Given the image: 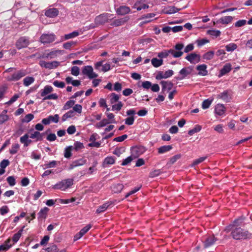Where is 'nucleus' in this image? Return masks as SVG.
<instances>
[{
  "label": "nucleus",
  "mask_w": 252,
  "mask_h": 252,
  "mask_svg": "<svg viewBox=\"0 0 252 252\" xmlns=\"http://www.w3.org/2000/svg\"><path fill=\"white\" fill-rule=\"evenodd\" d=\"M73 184V180L72 179H64L53 185L52 188L55 189H60L62 191H64L66 189L70 188Z\"/></svg>",
  "instance_id": "3"
},
{
  "label": "nucleus",
  "mask_w": 252,
  "mask_h": 252,
  "mask_svg": "<svg viewBox=\"0 0 252 252\" xmlns=\"http://www.w3.org/2000/svg\"><path fill=\"white\" fill-rule=\"evenodd\" d=\"M133 7L136 8L138 11H140L143 9L148 8L149 5L143 3L141 1H137L135 3Z\"/></svg>",
  "instance_id": "26"
},
{
  "label": "nucleus",
  "mask_w": 252,
  "mask_h": 252,
  "mask_svg": "<svg viewBox=\"0 0 252 252\" xmlns=\"http://www.w3.org/2000/svg\"><path fill=\"white\" fill-rule=\"evenodd\" d=\"M34 118V115L32 114L26 115L25 118L22 120L23 123H29Z\"/></svg>",
  "instance_id": "54"
},
{
  "label": "nucleus",
  "mask_w": 252,
  "mask_h": 252,
  "mask_svg": "<svg viewBox=\"0 0 252 252\" xmlns=\"http://www.w3.org/2000/svg\"><path fill=\"white\" fill-rule=\"evenodd\" d=\"M179 10L180 9H178L175 6H171L169 7L168 8H167L165 10V13L168 14H173L179 11Z\"/></svg>",
  "instance_id": "40"
},
{
  "label": "nucleus",
  "mask_w": 252,
  "mask_h": 252,
  "mask_svg": "<svg viewBox=\"0 0 252 252\" xmlns=\"http://www.w3.org/2000/svg\"><path fill=\"white\" fill-rule=\"evenodd\" d=\"M45 250L48 252H55L56 251H58L59 250L58 248L57 245H52L46 248Z\"/></svg>",
  "instance_id": "56"
},
{
  "label": "nucleus",
  "mask_w": 252,
  "mask_h": 252,
  "mask_svg": "<svg viewBox=\"0 0 252 252\" xmlns=\"http://www.w3.org/2000/svg\"><path fill=\"white\" fill-rule=\"evenodd\" d=\"M209 34L216 37L220 35V32L219 30H209L208 32Z\"/></svg>",
  "instance_id": "64"
},
{
  "label": "nucleus",
  "mask_w": 252,
  "mask_h": 252,
  "mask_svg": "<svg viewBox=\"0 0 252 252\" xmlns=\"http://www.w3.org/2000/svg\"><path fill=\"white\" fill-rule=\"evenodd\" d=\"M25 227V226L24 225L21 229H20L18 232L14 234L12 237V241L14 243H16L20 239L22 235V232L23 231L24 228Z\"/></svg>",
  "instance_id": "31"
},
{
  "label": "nucleus",
  "mask_w": 252,
  "mask_h": 252,
  "mask_svg": "<svg viewBox=\"0 0 252 252\" xmlns=\"http://www.w3.org/2000/svg\"><path fill=\"white\" fill-rule=\"evenodd\" d=\"M217 238H215L214 235H210L208 236L204 241V247L207 248L212 246L216 241Z\"/></svg>",
  "instance_id": "14"
},
{
  "label": "nucleus",
  "mask_w": 252,
  "mask_h": 252,
  "mask_svg": "<svg viewBox=\"0 0 252 252\" xmlns=\"http://www.w3.org/2000/svg\"><path fill=\"white\" fill-rule=\"evenodd\" d=\"M74 116V112L73 111L70 110L65 113L63 116H62V121H65L68 118H71L73 117Z\"/></svg>",
  "instance_id": "49"
},
{
  "label": "nucleus",
  "mask_w": 252,
  "mask_h": 252,
  "mask_svg": "<svg viewBox=\"0 0 252 252\" xmlns=\"http://www.w3.org/2000/svg\"><path fill=\"white\" fill-rule=\"evenodd\" d=\"M247 24V21L246 20H239L234 23V26L235 27H241L245 26Z\"/></svg>",
  "instance_id": "60"
},
{
  "label": "nucleus",
  "mask_w": 252,
  "mask_h": 252,
  "mask_svg": "<svg viewBox=\"0 0 252 252\" xmlns=\"http://www.w3.org/2000/svg\"><path fill=\"white\" fill-rule=\"evenodd\" d=\"M110 103L111 104H114L117 102H118L119 100L120 99V96L118 94H116L115 93H112L110 94Z\"/></svg>",
  "instance_id": "44"
},
{
  "label": "nucleus",
  "mask_w": 252,
  "mask_h": 252,
  "mask_svg": "<svg viewBox=\"0 0 252 252\" xmlns=\"http://www.w3.org/2000/svg\"><path fill=\"white\" fill-rule=\"evenodd\" d=\"M213 101V99H207L204 100L202 103V108L203 109L208 108Z\"/></svg>",
  "instance_id": "42"
},
{
  "label": "nucleus",
  "mask_w": 252,
  "mask_h": 252,
  "mask_svg": "<svg viewBox=\"0 0 252 252\" xmlns=\"http://www.w3.org/2000/svg\"><path fill=\"white\" fill-rule=\"evenodd\" d=\"M30 44L29 38L25 37H20L16 42V47L18 50L26 48Z\"/></svg>",
  "instance_id": "7"
},
{
  "label": "nucleus",
  "mask_w": 252,
  "mask_h": 252,
  "mask_svg": "<svg viewBox=\"0 0 252 252\" xmlns=\"http://www.w3.org/2000/svg\"><path fill=\"white\" fill-rule=\"evenodd\" d=\"M111 14L104 13L96 16L94 19V23L96 26L102 25L105 23L109 22V20H111L113 19H110L109 18L112 17Z\"/></svg>",
  "instance_id": "4"
},
{
  "label": "nucleus",
  "mask_w": 252,
  "mask_h": 252,
  "mask_svg": "<svg viewBox=\"0 0 252 252\" xmlns=\"http://www.w3.org/2000/svg\"><path fill=\"white\" fill-rule=\"evenodd\" d=\"M231 235L232 237L236 240H242L250 239L252 238V233L248 230L244 229L241 227H235L232 228Z\"/></svg>",
  "instance_id": "2"
},
{
  "label": "nucleus",
  "mask_w": 252,
  "mask_h": 252,
  "mask_svg": "<svg viewBox=\"0 0 252 252\" xmlns=\"http://www.w3.org/2000/svg\"><path fill=\"white\" fill-rule=\"evenodd\" d=\"M215 110L216 113L217 115H218L219 116H221L224 113L225 111V108L223 104H218L215 106Z\"/></svg>",
  "instance_id": "23"
},
{
  "label": "nucleus",
  "mask_w": 252,
  "mask_h": 252,
  "mask_svg": "<svg viewBox=\"0 0 252 252\" xmlns=\"http://www.w3.org/2000/svg\"><path fill=\"white\" fill-rule=\"evenodd\" d=\"M86 162H87V160L83 158H80L79 159L75 160L70 165V166H71L70 168L72 169L74 167L83 165L85 164L86 163Z\"/></svg>",
  "instance_id": "24"
},
{
  "label": "nucleus",
  "mask_w": 252,
  "mask_h": 252,
  "mask_svg": "<svg viewBox=\"0 0 252 252\" xmlns=\"http://www.w3.org/2000/svg\"><path fill=\"white\" fill-rule=\"evenodd\" d=\"M152 65L155 67H158L163 64L162 59H158L157 58H153L151 60Z\"/></svg>",
  "instance_id": "34"
},
{
  "label": "nucleus",
  "mask_w": 252,
  "mask_h": 252,
  "mask_svg": "<svg viewBox=\"0 0 252 252\" xmlns=\"http://www.w3.org/2000/svg\"><path fill=\"white\" fill-rule=\"evenodd\" d=\"M92 226L91 224H88L82 228L79 232L83 236L91 228Z\"/></svg>",
  "instance_id": "63"
},
{
  "label": "nucleus",
  "mask_w": 252,
  "mask_h": 252,
  "mask_svg": "<svg viewBox=\"0 0 252 252\" xmlns=\"http://www.w3.org/2000/svg\"><path fill=\"white\" fill-rule=\"evenodd\" d=\"M79 35V32L76 31H74L71 33H69L68 34H66L64 35V39L67 40L69 39L73 38L74 37H75Z\"/></svg>",
  "instance_id": "46"
},
{
  "label": "nucleus",
  "mask_w": 252,
  "mask_h": 252,
  "mask_svg": "<svg viewBox=\"0 0 252 252\" xmlns=\"http://www.w3.org/2000/svg\"><path fill=\"white\" fill-rule=\"evenodd\" d=\"M75 103V101L73 100H70L67 101L63 107V110H67L70 108L72 107Z\"/></svg>",
  "instance_id": "52"
},
{
  "label": "nucleus",
  "mask_w": 252,
  "mask_h": 252,
  "mask_svg": "<svg viewBox=\"0 0 252 252\" xmlns=\"http://www.w3.org/2000/svg\"><path fill=\"white\" fill-rule=\"evenodd\" d=\"M214 56V52L212 51H210L207 52V53H205L203 56L202 58L203 59L207 60H212Z\"/></svg>",
  "instance_id": "41"
},
{
  "label": "nucleus",
  "mask_w": 252,
  "mask_h": 252,
  "mask_svg": "<svg viewBox=\"0 0 252 252\" xmlns=\"http://www.w3.org/2000/svg\"><path fill=\"white\" fill-rule=\"evenodd\" d=\"M201 126L199 125H197L194 126V127L193 128L189 130L188 131V134L190 136H191L193 134H194V133L200 131L201 130Z\"/></svg>",
  "instance_id": "45"
},
{
  "label": "nucleus",
  "mask_w": 252,
  "mask_h": 252,
  "mask_svg": "<svg viewBox=\"0 0 252 252\" xmlns=\"http://www.w3.org/2000/svg\"><path fill=\"white\" fill-rule=\"evenodd\" d=\"M6 181L10 186H14L16 184L15 179L13 176L8 177L6 178Z\"/></svg>",
  "instance_id": "61"
},
{
  "label": "nucleus",
  "mask_w": 252,
  "mask_h": 252,
  "mask_svg": "<svg viewBox=\"0 0 252 252\" xmlns=\"http://www.w3.org/2000/svg\"><path fill=\"white\" fill-rule=\"evenodd\" d=\"M59 14V10L56 8H49L45 11V15L49 18H54Z\"/></svg>",
  "instance_id": "15"
},
{
  "label": "nucleus",
  "mask_w": 252,
  "mask_h": 252,
  "mask_svg": "<svg viewBox=\"0 0 252 252\" xmlns=\"http://www.w3.org/2000/svg\"><path fill=\"white\" fill-rule=\"evenodd\" d=\"M134 122V118L133 116H129L125 119V124L128 126L133 124Z\"/></svg>",
  "instance_id": "62"
},
{
  "label": "nucleus",
  "mask_w": 252,
  "mask_h": 252,
  "mask_svg": "<svg viewBox=\"0 0 252 252\" xmlns=\"http://www.w3.org/2000/svg\"><path fill=\"white\" fill-rule=\"evenodd\" d=\"M226 50L227 52H231L235 50L237 48V45L234 43H231L225 46Z\"/></svg>",
  "instance_id": "50"
},
{
  "label": "nucleus",
  "mask_w": 252,
  "mask_h": 252,
  "mask_svg": "<svg viewBox=\"0 0 252 252\" xmlns=\"http://www.w3.org/2000/svg\"><path fill=\"white\" fill-rule=\"evenodd\" d=\"M26 71L25 70H20L13 73L11 76L7 78L10 81H18L26 75Z\"/></svg>",
  "instance_id": "8"
},
{
  "label": "nucleus",
  "mask_w": 252,
  "mask_h": 252,
  "mask_svg": "<svg viewBox=\"0 0 252 252\" xmlns=\"http://www.w3.org/2000/svg\"><path fill=\"white\" fill-rule=\"evenodd\" d=\"M129 19L128 16H126L123 18L114 20L113 22L110 24L111 26L114 27H119L123 25L127 22Z\"/></svg>",
  "instance_id": "13"
},
{
  "label": "nucleus",
  "mask_w": 252,
  "mask_h": 252,
  "mask_svg": "<svg viewBox=\"0 0 252 252\" xmlns=\"http://www.w3.org/2000/svg\"><path fill=\"white\" fill-rule=\"evenodd\" d=\"M48 130L45 132L40 133L38 131H34L32 133L30 137L32 139H35L36 141H40L43 140L44 137L46 135V133H47Z\"/></svg>",
  "instance_id": "9"
},
{
  "label": "nucleus",
  "mask_w": 252,
  "mask_h": 252,
  "mask_svg": "<svg viewBox=\"0 0 252 252\" xmlns=\"http://www.w3.org/2000/svg\"><path fill=\"white\" fill-rule=\"evenodd\" d=\"M207 65L203 64L198 65L196 66V69L199 70L198 74L202 76H206L208 74V71L207 70Z\"/></svg>",
  "instance_id": "21"
},
{
  "label": "nucleus",
  "mask_w": 252,
  "mask_h": 252,
  "mask_svg": "<svg viewBox=\"0 0 252 252\" xmlns=\"http://www.w3.org/2000/svg\"><path fill=\"white\" fill-rule=\"evenodd\" d=\"M60 63L58 61H53L51 62H48L47 68L52 69L57 68L59 66Z\"/></svg>",
  "instance_id": "38"
},
{
  "label": "nucleus",
  "mask_w": 252,
  "mask_h": 252,
  "mask_svg": "<svg viewBox=\"0 0 252 252\" xmlns=\"http://www.w3.org/2000/svg\"><path fill=\"white\" fill-rule=\"evenodd\" d=\"M233 19V17L232 16H224L221 18H220L218 22L222 24H227L229 23H230Z\"/></svg>",
  "instance_id": "30"
},
{
  "label": "nucleus",
  "mask_w": 252,
  "mask_h": 252,
  "mask_svg": "<svg viewBox=\"0 0 252 252\" xmlns=\"http://www.w3.org/2000/svg\"><path fill=\"white\" fill-rule=\"evenodd\" d=\"M142 153L140 152L139 148L135 147L131 149V156H133L134 158L138 157Z\"/></svg>",
  "instance_id": "36"
},
{
  "label": "nucleus",
  "mask_w": 252,
  "mask_h": 252,
  "mask_svg": "<svg viewBox=\"0 0 252 252\" xmlns=\"http://www.w3.org/2000/svg\"><path fill=\"white\" fill-rule=\"evenodd\" d=\"M207 158V157H206V156L203 157H200L197 159L194 160L192 162V166H195V165L200 163L201 162L204 161Z\"/></svg>",
  "instance_id": "53"
},
{
  "label": "nucleus",
  "mask_w": 252,
  "mask_h": 252,
  "mask_svg": "<svg viewBox=\"0 0 252 252\" xmlns=\"http://www.w3.org/2000/svg\"><path fill=\"white\" fill-rule=\"evenodd\" d=\"M20 145L18 143L13 144L11 146V149L9 150V153L11 155H14L17 153L18 150L19 149Z\"/></svg>",
  "instance_id": "43"
},
{
  "label": "nucleus",
  "mask_w": 252,
  "mask_h": 252,
  "mask_svg": "<svg viewBox=\"0 0 252 252\" xmlns=\"http://www.w3.org/2000/svg\"><path fill=\"white\" fill-rule=\"evenodd\" d=\"M160 84L162 86V92L163 93L166 90L168 91H170L174 85L173 83L171 81H161Z\"/></svg>",
  "instance_id": "16"
},
{
  "label": "nucleus",
  "mask_w": 252,
  "mask_h": 252,
  "mask_svg": "<svg viewBox=\"0 0 252 252\" xmlns=\"http://www.w3.org/2000/svg\"><path fill=\"white\" fill-rule=\"evenodd\" d=\"M10 242V240L9 239H7L4 244L0 245V252H6L7 251L11 246V245H8Z\"/></svg>",
  "instance_id": "33"
},
{
  "label": "nucleus",
  "mask_w": 252,
  "mask_h": 252,
  "mask_svg": "<svg viewBox=\"0 0 252 252\" xmlns=\"http://www.w3.org/2000/svg\"><path fill=\"white\" fill-rule=\"evenodd\" d=\"M130 12V8L126 6L122 5L118 7L116 10V12L118 15H125Z\"/></svg>",
  "instance_id": "17"
},
{
  "label": "nucleus",
  "mask_w": 252,
  "mask_h": 252,
  "mask_svg": "<svg viewBox=\"0 0 252 252\" xmlns=\"http://www.w3.org/2000/svg\"><path fill=\"white\" fill-rule=\"evenodd\" d=\"M109 124H110V122H109L108 120H107L106 119H103L100 122L96 124V127L98 128H99L105 126Z\"/></svg>",
  "instance_id": "48"
},
{
  "label": "nucleus",
  "mask_w": 252,
  "mask_h": 252,
  "mask_svg": "<svg viewBox=\"0 0 252 252\" xmlns=\"http://www.w3.org/2000/svg\"><path fill=\"white\" fill-rule=\"evenodd\" d=\"M113 203L112 202H106L102 204V205L98 207L97 209L96 210V213L97 214H100L106 211L107 209Z\"/></svg>",
  "instance_id": "22"
},
{
  "label": "nucleus",
  "mask_w": 252,
  "mask_h": 252,
  "mask_svg": "<svg viewBox=\"0 0 252 252\" xmlns=\"http://www.w3.org/2000/svg\"><path fill=\"white\" fill-rule=\"evenodd\" d=\"M79 68L77 66H73L71 69V73L74 76H78L79 74Z\"/></svg>",
  "instance_id": "57"
},
{
  "label": "nucleus",
  "mask_w": 252,
  "mask_h": 252,
  "mask_svg": "<svg viewBox=\"0 0 252 252\" xmlns=\"http://www.w3.org/2000/svg\"><path fill=\"white\" fill-rule=\"evenodd\" d=\"M63 51L61 50H53L47 54L46 57L50 58V59L54 58L59 55L63 54Z\"/></svg>",
  "instance_id": "27"
},
{
  "label": "nucleus",
  "mask_w": 252,
  "mask_h": 252,
  "mask_svg": "<svg viewBox=\"0 0 252 252\" xmlns=\"http://www.w3.org/2000/svg\"><path fill=\"white\" fill-rule=\"evenodd\" d=\"M172 149L171 145H165L159 147L158 149V153L159 154H163L167 152Z\"/></svg>",
  "instance_id": "29"
},
{
  "label": "nucleus",
  "mask_w": 252,
  "mask_h": 252,
  "mask_svg": "<svg viewBox=\"0 0 252 252\" xmlns=\"http://www.w3.org/2000/svg\"><path fill=\"white\" fill-rule=\"evenodd\" d=\"M29 137H30V136L28 134H25L20 137V141L21 143L24 144L25 147L28 146L32 142L31 140L28 139Z\"/></svg>",
  "instance_id": "25"
},
{
  "label": "nucleus",
  "mask_w": 252,
  "mask_h": 252,
  "mask_svg": "<svg viewBox=\"0 0 252 252\" xmlns=\"http://www.w3.org/2000/svg\"><path fill=\"white\" fill-rule=\"evenodd\" d=\"M243 221V219L238 218L235 219L232 224L229 225L225 228V231L228 233L230 232L232 228H234L235 227H239L238 226L241 225Z\"/></svg>",
  "instance_id": "11"
},
{
  "label": "nucleus",
  "mask_w": 252,
  "mask_h": 252,
  "mask_svg": "<svg viewBox=\"0 0 252 252\" xmlns=\"http://www.w3.org/2000/svg\"><path fill=\"white\" fill-rule=\"evenodd\" d=\"M125 186L123 184H114L111 187L112 191L114 193H120L124 189Z\"/></svg>",
  "instance_id": "18"
},
{
  "label": "nucleus",
  "mask_w": 252,
  "mask_h": 252,
  "mask_svg": "<svg viewBox=\"0 0 252 252\" xmlns=\"http://www.w3.org/2000/svg\"><path fill=\"white\" fill-rule=\"evenodd\" d=\"M209 42V40L206 39V38H202L200 39H197L196 40V43L197 44V46L199 47H201L205 44L208 43Z\"/></svg>",
  "instance_id": "59"
},
{
  "label": "nucleus",
  "mask_w": 252,
  "mask_h": 252,
  "mask_svg": "<svg viewBox=\"0 0 252 252\" xmlns=\"http://www.w3.org/2000/svg\"><path fill=\"white\" fill-rule=\"evenodd\" d=\"M123 106V103L122 101H118L117 104H114L112 106V111H120Z\"/></svg>",
  "instance_id": "47"
},
{
  "label": "nucleus",
  "mask_w": 252,
  "mask_h": 252,
  "mask_svg": "<svg viewBox=\"0 0 252 252\" xmlns=\"http://www.w3.org/2000/svg\"><path fill=\"white\" fill-rule=\"evenodd\" d=\"M72 149H73L72 146H68L65 149L64 156L65 158H69L71 157Z\"/></svg>",
  "instance_id": "39"
},
{
  "label": "nucleus",
  "mask_w": 252,
  "mask_h": 252,
  "mask_svg": "<svg viewBox=\"0 0 252 252\" xmlns=\"http://www.w3.org/2000/svg\"><path fill=\"white\" fill-rule=\"evenodd\" d=\"M84 148V146L82 143L76 141L74 143V146L73 147V149H74L76 151H77L80 149H82Z\"/></svg>",
  "instance_id": "51"
},
{
  "label": "nucleus",
  "mask_w": 252,
  "mask_h": 252,
  "mask_svg": "<svg viewBox=\"0 0 252 252\" xmlns=\"http://www.w3.org/2000/svg\"><path fill=\"white\" fill-rule=\"evenodd\" d=\"M49 211V209L47 207H45L41 209L38 213V220L45 219L47 218Z\"/></svg>",
  "instance_id": "20"
},
{
  "label": "nucleus",
  "mask_w": 252,
  "mask_h": 252,
  "mask_svg": "<svg viewBox=\"0 0 252 252\" xmlns=\"http://www.w3.org/2000/svg\"><path fill=\"white\" fill-rule=\"evenodd\" d=\"M53 91V88L50 86H46L41 92V96H45Z\"/></svg>",
  "instance_id": "32"
},
{
  "label": "nucleus",
  "mask_w": 252,
  "mask_h": 252,
  "mask_svg": "<svg viewBox=\"0 0 252 252\" xmlns=\"http://www.w3.org/2000/svg\"><path fill=\"white\" fill-rule=\"evenodd\" d=\"M191 68L189 67L183 68L180 71L179 73L181 76L175 77V78L178 80H182L185 79L188 75L191 72Z\"/></svg>",
  "instance_id": "10"
},
{
  "label": "nucleus",
  "mask_w": 252,
  "mask_h": 252,
  "mask_svg": "<svg viewBox=\"0 0 252 252\" xmlns=\"http://www.w3.org/2000/svg\"><path fill=\"white\" fill-rule=\"evenodd\" d=\"M76 42L70 41L64 43L63 44V47L65 49H70L71 46H75Z\"/></svg>",
  "instance_id": "55"
},
{
  "label": "nucleus",
  "mask_w": 252,
  "mask_h": 252,
  "mask_svg": "<svg viewBox=\"0 0 252 252\" xmlns=\"http://www.w3.org/2000/svg\"><path fill=\"white\" fill-rule=\"evenodd\" d=\"M161 173V171L160 169H157L154 171H151L149 174V177L150 178H154L160 175Z\"/></svg>",
  "instance_id": "58"
},
{
  "label": "nucleus",
  "mask_w": 252,
  "mask_h": 252,
  "mask_svg": "<svg viewBox=\"0 0 252 252\" xmlns=\"http://www.w3.org/2000/svg\"><path fill=\"white\" fill-rule=\"evenodd\" d=\"M82 73L86 75L90 79L95 78L98 76L97 74L94 72L92 66H85L82 69Z\"/></svg>",
  "instance_id": "6"
},
{
  "label": "nucleus",
  "mask_w": 252,
  "mask_h": 252,
  "mask_svg": "<svg viewBox=\"0 0 252 252\" xmlns=\"http://www.w3.org/2000/svg\"><path fill=\"white\" fill-rule=\"evenodd\" d=\"M115 158L113 157H107L105 158L103 161L104 166L113 164L115 163Z\"/></svg>",
  "instance_id": "35"
},
{
  "label": "nucleus",
  "mask_w": 252,
  "mask_h": 252,
  "mask_svg": "<svg viewBox=\"0 0 252 252\" xmlns=\"http://www.w3.org/2000/svg\"><path fill=\"white\" fill-rule=\"evenodd\" d=\"M184 47V45L183 43H177L174 46V48L176 51L174 49L164 50L158 53V56L160 59H162V58L167 57L169 54H171L175 58H179L183 55L184 52L181 50L183 49Z\"/></svg>",
  "instance_id": "1"
},
{
  "label": "nucleus",
  "mask_w": 252,
  "mask_h": 252,
  "mask_svg": "<svg viewBox=\"0 0 252 252\" xmlns=\"http://www.w3.org/2000/svg\"><path fill=\"white\" fill-rule=\"evenodd\" d=\"M56 38V35L53 33H43L40 36L39 40L44 45H48L55 41Z\"/></svg>",
  "instance_id": "5"
},
{
  "label": "nucleus",
  "mask_w": 252,
  "mask_h": 252,
  "mask_svg": "<svg viewBox=\"0 0 252 252\" xmlns=\"http://www.w3.org/2000/svg\"><path fill=\"white\" fill-rule=\"evenodd\" d=\"M232 69L231 65L230 63H226L220 69L219 77L222 76L229 72Z\"/></svg>",
  "instance_id": "19"
},
{
  "label": "nucleus",
  "mask_w": 252,
  "mask_h": 252,
  "mask_svg": "<svg viewBox=\"0 0 252 252\" xmlns=\"http://www.w3.org/2000/svg\"><path fill=\"white\" fill-rule=\"evenodd\" d=\"M34 81V79L32 77L28 76L23 79V84L25 86H29Z\"/></svg>",
  "instance_id": "37"
},
{
  "label": "nucleus",
  "mask_w": 252,
  "mask_h": 252,
  "mask_svg": "<svg viewBox=\"0 0 252 252\" xmlns=\"http://www.w3.org/2000/svg\"><path fill=\"white\" fill-rule=\"evenodd\" d=\"M187 59L191 63H195L200 62V56L195 53H191L186 56Z\"/></svg>",
  "instance_id": "12"
},
{
  "label": "nucleus",
  "mask_w": 252,
  "mask_h": 252,
  "mask_svg": "<svg viewBox=\"0 0 252 252\" xmlns=\"http://www.w3.org/2000/svg\"><path fill=\"white\" fill-rule=\"evenodd\" d=\"M218 97H220L226 102H229L231 99V97L229 95L227 91H224L218 94Z\"/></svg>",
  "instance_id": "28"
}]
</instances>
